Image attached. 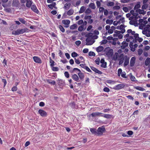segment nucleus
Returning a JSON list of instances; mask_svg holds the SVG:
<instances>
[{"label":"nucleus","mask_w":150,"mask_h":150,"mask_svg":"<svg viewBox=\"0 0 150 150\" xmlns=\"http://www.w3.org/2000/svg\"><path fill=\"white\" fill-rule=\"evenodd\" d=\"M28 30V29L26 28L21 29H18L16 31H13L12 34L15 35H19L22 34L25 32H27Z\"/></svg>","instance_id":"nucleus-1"},{"label":"nucleus","mask_w":150,"mask_h":150,"mask_svg":"<svg viewBox=\"0 0 150 150\" xmlns=\"http://www.w3.org/2000/svg\"><path fill=\"white\" fill-rule=\"evenodd\" d=\"M34 61L36 63L41 64L42 62V60L40 58L37 56H34L33 57Z\"/></svg>","instance_id":"nucleus-2"},{"label":"nucleus","mask_w":150,"mask_h":150,"mask_svg":"<svg viewBox=\"0 0 150 150\" xmlns=\"http://www.w3.org/2000/svg\"><path fill=\"white\" fill-rule=\"evenodd\" d=\"M113 54V50L112 49H110L106 52V55L109 57H111Z\"/></svg>","instance_id":"nucleus-3"},{"label":"nucleus","mask_w":150,"mask_h":150,"mask_svg":"<svg viewBox=\"0 0 150 150\" xmlns=\"http://www.w3.org/2000/svg\"><path fill=\"white\" fill-rule=\"evenodd\" d=\"M105 131V129L103 126H102L101 127H99L98 128L97 130L98 132L100 134H102L103 132H104Z\"/></svg>","instance_id":"nucleus-4"},{"label":"nucleus","mask_w":150,"mask_h":150,"mask_svg":"<svg viewBox=\"0 0 150 150\" xmlns=\"http://www.w3.org/2000/svg\"><path fill=\"white\" fill-rule=\"evenodd\" d=\"M136 58L134 57H132L130 60V66L131 67H133L134 66L135 63Z\"/></svg>","instance_id":"nucleus-5"},{"label":"nucleus","mask_w":150,"mask_h":150,"mask_svg":"<svg viewBox=\"0 0 150 150\" xmlns=\"http://www.w3.org/2000/svg\"><path fill=\"white\" fill-rule=\"evenodd\" d=\"M125 85L123 84H119L115 87L114 89L116 90H120L124 87Z\"/></svg>","instance_id":"nucleus-6"},{"label":"nucleus","mask_w":150,"mask_h":150,"mask_svg":"<svg viewBox=\"0 0 150 150\" xmlns=\"http://www.w3.org/2000/svg\"><path fill=\"white\" fill-rule=\"evenodd\" d=\"M31 9L33 12H35V13L37 14H38L39 13V11L37 8L36 6L35 5H31Z\"/></svg>","instance_id":"nucleus-7"},{"label":"nucleus","mask_w":150,"mask_h":150,"mask_svg":"<svg viewBox=\"0 0 150 150\" xmlns=\"http://www.w3.org/2000/svg\"><path fill=\"white\" fill-rule=\"evenodd\" d=\"M38 113L42 117H45L47 115V112L42 110H38Z\"/></svg>","instance_id":"nucleus-8"},{"label":"nucleus","mask_w":150,"mask_h":150,"mask_svg":"<svg viewBox=\"0 0 150 150\" xmlns=\"http://www.w3.org/2000/svg\"><path fill=\"white\" fill-rule=\"evenodd\" d=\"M125 58L124 63V67H125L129 64V58L127 56H125Z\"/></svg>","instance_id":"nucleus-9"},{"label":"nucleus","mask_w":150,"mask_h":150,"mask_svg":"<svg viewBox=\"0 0 150 150\" xmlns=\"http://www.w3.org/2000/svg\"><path fill=\"white\" fill-rule=\"evenodd\" d=\"M62 22L63 24L66 25L65 27L67 28L69 27L70 21L69 20H64L62 21Z\"/></svg>","instance_id":"nucleus-10"},{"label":"nucleus","mask_w":150,"mask_h":150,"mask_svg":"<svg viewBox=\"0 0 150 150\" xmlns=\"http://www.w3.org/2000/svg\"><path fill=\"white\" fill-rule=\"evenodd\" d=\"M71 78L73 80L76 82H79L80 81L79 80V77L76 74H74L73 75L71 76Z\"/></svg>","instance_id":"nucleus-11"},{"label":"nucleus","mask_w":150,"mask_h":150,"mask_svg":"<svg viewBox=\"0 0 150 150\" xmlns=\"http://www.w3.org/2000/svg\"><path fill=\"white\" fill-rule=\"evenodd\" d=\"M91 69L93 71L95 72L96 73H98L99 74H101L102 72L101 71L98 69H97L93 67H91Z\"/></svg>","instance_id":"nucleus-12"},{"label":"nucleus","mask_w":150,"mask_h":150,"mask_svg":"<svg viewBox=\"0 0 150 150\" xmlns=\"http://www.w3.org/2000/svg\"><path fill=\"white\" fill-rule=\"evenodd\" d=\"M26 6L27 7L30 8L33 3L32 0H26Z\"/></svg>","instance_id":"nucleus-13"},{"label":"nucleus","mask_w":150,"mask_h":150,"mask_svg":"<svg viewBox=\"0 0 150 150\" xmlns=\"http://www.w3.org/2000/svg\"><path fill=\"white\" fill-rule=\"evenodd\" d=\"M101 114L99 112H94L91 113L90 115V117L91 116L92 117H96L99 116Z\"/></svg>","instance_id":"nucleus-14"},{"label":"nucleus","mask_w":150,"mask_h":150,"mask_svg":"<svg viewBox=\"0 0 150 150\" xmlns=\"http://www.w3.org/2000/svg\"><path fill=\"white\" fill-rule=\"evenodd\" d=\"M19 5L18 0H13L12 3V6L13 7H18Z\"/></svg>","instance_id":"nucleus-15"},{"label":"nucleus","mask_w":150,"mask_h":150,"mask_svg":"<svg viewBox=\"0 0 150 150\" xmlns=\"http://www.w3.org/2000/svg\"><path fill=\"white\" fill-rule=\"evenodd\" d=\"M118 56V54L117 52H115V54L113 55H112V56L111 57V59L112 60H113L114 61H116Z\"/></svg>","instance_id":"nucleus-16"},{"label":"nucleus","mask_w":150,"mask_h":150,"mask_svg":"<svg viewBox=\"0 0 150 150\" xmlns=\"http://www.w3.org/2000/svg\"><path fill=\"white\" fill-rule=\"evenodd\" d=\"M78 75L80 79L81 80H83L84 77L83 73L81 72L80 71V72H79L78 73Z\"/></svg>","instance_id":"nucleus-17"},{"label":"nucleus","mask_w":150,"mask_h":150,"mask_svg":"<svg viewBox=\"0 0 150 150\" xmlns=\"http://www.w3.org/2000/svg\"><path fill=\"white\" fill-rule=\"evenodd\" d=\"M105 3L108 6H112L114 5V3L113 2L109 1L108 0L105 1Z\"/></svg>","instance_id":"nucleus-18"},{"label":"nucleus","mask_w":150,"mask_h":150,"mask_svg":"<svg viewBox=\"0 0 150 150\" xmlns=\"http://www.w3.org/2000/svg\"><path fill=\"white\" fill-rule=\"evenodd\" d=\"M122 45L121 46V47L122 49H124L128 46V44L125 41H123L122 43Z\"/></svg>","instance_id":"nucleus-19"},{"label":"nucleus","mask_w":150,"mask_h":150,"mask_svg":"<svg viewBox=\"0 0 150 150\" xmlns=\"http://www.w3.org/2000/svg\"><path fill=\"white\" fill-rule=\"evenodd\" d=\"M86 41L87 42L86 43V45H92L95 41L94 40L93 41L92 43H89L88 42H90L91 41V39L89 38H87L86 40Z\"/></svg>","instance_id":"nucleus-20"},{"label":"nucleus","mask_w":150,"mask_h":150,"mask_svg":"<svg viewBox=\"0 0 150 150\" xmlns=\"http://www.w3.org/2000/svg\"><path fill=\"white\" fill-rule=\"evenodd\" d=\"M136 12L137 13H139L140 14H144L146 13V11H144L143 9H137Z\"/></svg>","instance_id":"nucleus-21"},{"label":"nucleus","mask_w":150,"mask_h":150,"mask_svg":"<svg viewBox=\"0 0 150 150\" xmlns=\"http://www.w3.org/2000/svg\"><path fill=\"white\" fill-rule=\"evenodd\" d=\"M104 49V47L102 46H99L96 49V50L98 52L102 51Z\"/></svg>","instance_id":"nucleus-22"},{"label":"nucleus","mask_w":150,"mask_h":150,"mask_svg":"<svg viewBox=\"0 0 150 150\" xmlns=\"http://www.w3.org/2000/svg\"><path fill=\"white\" fill-rule=\"evenodd\" d=\"M74 13V10L72 8L69 10L67 13V14L69 16L72 15Z\"/></svg>","instance_id":"nucleus-23"},{"label":"nucleus","mask_w":150,"mask_h":150,"mask_svg":"<svg viewBox=\"0 0 150 150\" xmlns=\"http://www.w3.org/2000/svg\"><path fill=\"white\" fill-rule=\"evenodd\" d=\"M71 4L70 3H67L65 4L64 6V8L65 9L67 10V9H69V8L70 7Z\"/></svg>","instance_id":"nucleus-24"},{"label":"nucleus","mask_w":150,"mask_h":150,"mask_svg":"<svg viewBox=\"0 0 150 150\" xmlns=\"http://www.w3.org/2000/svg\"><path fill=\"white\" fill-rule=\"evenodd\" d=\"M134 88L139 91H143L145 90L144 88L139 86H134Z\"/></svg>","instance_id":"nucleus-25"},{"label":"nucleus","mask_w":150,"mask_h":150,"mask_svg":"<svg viewBox=\"0 0 150 150\" xmlns=\"http://www.w3.org/2000/svg\"><path fill=\"white\" fill-rule=\"evenodd\" d=\"M56 3L55 2H53L52 4L48 5V6L50 9H53V8H55Z\"/></svg>","instance_id":"nucleus-26"},{"label":"nucleus","mask_w":150,"mask_h":150,"mask_svg":"<svg viewBox=\"0 0 150 150\" xmlns=\"http://www.w3.org/2000/svg\"><path fill=\"white\" fill-rule=\"evenodd\" d=\"M90 131L93 134H96L97 133L96 129L94 128H91L90 129Z\"/></svg>","instance_id":"nucleus-27"},{"label":"nucleus","mask_w":150,"mask_h":150,"mask_svg":"<svg viewBox=\"0 0 150 150\" xmlns=\"http://www.w3.org/2000/svg\"><path fill=\"white\" fill-rule=\"evenodd\" d=\"M150 63V58L149 57H148L146 59L145 64V65L146 66L149 65V63Z\"/></svg>","instance_id":"nucleus-28"},{"label":"nucleus","mask_w":150,"mask_h":150,"mask_svg":"<svg viewBox=\"0 0 150 150\" xmlns=\"http://www.w3.org/2000/svg\"><path fill=\"white\" fill-rule=\"evenodd\" d=\"M18 20L22 23L25 24H26V21L25 20L22 18H19L18 19Z\"/></svg>","instance_id":"nucleus-29"},{"label":"nucleus","mask_w":150,"mask_h":150,"mask_svg":"<svg viewBox=\"0 0 150 150\" xmlns=\"http://www.w3.org/2000/svg\"><path fill=\"white\" fill-rule=\"evenodd\" d=\"M112 117V115L109 114H104L103 116V117L107 119L110 118Z\"/></svg>","instance_id":"nucleus-30"},{"label":"nucleus","mask_w":150,"mask_h":150,"mask_svg":"<svg viewBox=\"0 0 150 150\" xmlns=\"http://www.w3.org/2000/svg\"><path fill=\"white\" fill-rule=\"evenodd\" d=\"M58 84L59 85H63L64 83V81H63L62 80L58 79Z\"/></svg>","instance_id":"nucleus-31"},{"label":"nucleus","mask_w":150,"mask_h":150,"mask_svg":"<svg viewBox=\"0 0 150 150\" xmlns=\"http://www.w3.org/2000/svg\"><path fill=\"white\" fill-rule=\"evenodd\" d=\"M86 8L84 6H82L80 8L79 13H83L85 11Z\"/></svg>","instance_id":"nucleus-32"},{"label":"nucleus","mask_w":150,"mask_h":150,"mask_svg":"<svg viewBox=\"0 0 150 150\" xmlns=\"http://www.w3.org/2000/svg\"><path fill=\"white\" fill-rule=\"evenodd\" d=\"M77 28V25L76 24H74L71 25L70 27V29L74 30Z\"/></svg>","instance_id":"nucleus-33"},{"label":"nucleus","mask_w":150,"mask_h":150,"mask_svg":"<svg viewBox=\"0 0 150 150\" xmlns=\"http://www.w3.org/2000/svg\"><path fill=\"white\" fill-rule=\"evenodd\" d=\"M50 65L51 67H52L54 65V60L52 59L51 57H50Z\"/></svg>","instance_id":"nucleus-34"},{"label":"nucleus","mask_w":150,"mask_h":150,"mask_svg":"<svg viewBox=\"0 0 150 150\" xmlns=\"http://www.w3.org/2000/svg\"><path fill=\"white\" fill-rule=\"evenodd\" d=\"M89 6L91 8L93 9H94L96 8V6L95 4L94 3H91L89 5Z\"/></svg>","instance_id":"nucleus-35"},{"label":"nucleus","mask_w":150,"mask_h":150,"mask_svg":"<svg viewBox=\"0 0 150 150\" xmlns=\"http://www.w3.org/2000/svg\"><path fill=\"white\" fill-rule=\"evenodd\" d=\"M93 36V33H88L86 35V37L87 38H91L92 39Z\"/></svg>","instance_id":"nucleus-36"},{"label":"nucleus","mask_w":150,"mask_h":150,"mask_svg":"<svg viewBox=\"0 0 150 150\" xmlns=\"http://www.w3.org/2000/svg\"><path fill=\"white\" fill-rule=\"evenodd\" d=\"M113 22V20H109L107 19L106 21V23L107 24H109L110 25L112 24Z\"/></svg>","instance_id":"nucleus-37"},{"label":"nucleus","mask_w":150,"mask_h":150,"mask_svg":"<svg viewBox=\"0 0 150 150\" xmlns=\"http://www.w3.org/2000/svg\"><path fill=\"white\" fill-rule=\"evenodd\" d=\"M130 78L131 80L132 81L134 82L136 81H137L136 80V79L135 77L132 75L130 76Z\"/></svg>","instance_id":"nucleus-38"},{"label":"nucleus","mask_w":150,"mask_h":150,"mask_svg":"<svg viewBox=\"0 0 150 150\" xmlns=\"http://www.w3.org/2000/svg\"><path fill=\"white\" fill-rule=\"evenodd\" d=\"M123 28H125V25L122 24H121L120 26H118L117 27V29L120 30H121Z\"/></svg>","instance_id":"nucleus-39"},{"label":"nucleus","mask_w":150,"mask_h":150,"mask_svg":"<svg viewBox=\"0 0 150 150\" xmlns=\"http://www.w3.org/2000/svg\"><path fill=\"white\" fill-rule=\"evenodd\" d=\"M148 6V4H143V5L142 6V8L143 9H146Z\"/></svg>","instance_id":"nucleus-40"},{"label":"nucleus","mask_w":150,"mask_h":150,"mask_svg":"<svg viewBox=\"0 0 150 150\" xmlns=\"http://www.w3.org/2000/svg\"><path fill=\"white\" fill-rule=\"evenodd\" d=\"M126 73L125 72L123 71L122 72V74H121V76L124 78L127 79V77L126 76Z\"/></svg>","instance_id":"nucleus-41"},{"label":"nucleus","mask_w":150,"mask_h":150,"mask_svg":"<svg viewBox=\"0 0 150 150\" xmlns=\"http://www.w3.org/2000/svg\"><path fill=\"white\" fill-rule=\"evenodd\" d=\"M59 28L60 30L63 33H64L65 31V29L63 28V27L61 25H60L59 26Z\"/></svg>","instance_id":"nucleus-42"},{"label":"nucleus","mask_w":150,"mask_h":150,"mask_svg":"<svg viewBox=\"0 0 150 150\" xmlns=\"http://www.w3.org/2000/svg\"><path fill=\"white\" fill-rule=\"evenodd\" d=\"M84 27L82 25L79 26L78 28V30L79 31H81L84 29Z\"/></svg>","instance_id":"nucleus-43"},{"label":"nucleus","mask_w":150,"mask_h":150,"mask_svg":"<svg viewBox=\"0 0 150 150\" xmlns=\"http://www.w3.org/2000/svg\"><path fill=\"white\" fill-rule=\"evenodd\" d=\"M71 56L73 57H75L78 56L79 55L76 52H74L71 53Z\"/></svg>","instance_id":"nucleus-44"},{"label":"nucleus","mask_w":150,"mask_h":150,"mask_svg":"<svg viewBox=\"0 0 150 150\" xmlns=\"http://www.w3.org/2000/svg\"><path fill=\"white\" fill-rule=\"evenodd\" d=\"M52 67V70L54 71H57L59 70V68L58 67Z\"/></svg>","instance_id":"nucleus-45"},{"label":"nucleus","mask_w":150,"mask_h":150,"mask_svg":"<svg viewBox=\"0 0 150 150\" xmlns=\"http://www.w3.org/2000/svg\"><path fill=\"white\" fill-rule=\"evenodd\" d=\"M91 10L89 8H88L86 9L85 11V13L86 14H90L91 13Z\"/></svg>","instance_id":"nucleus-46"},{"label":"nucleus","mask_w":150,"mask_h":150,"mask_svg":"<svg viewBox=\"0 0 150 150\" xmlns=\"http://www.w3.org/2000/svg\"><path fill=\"white\" fill-rule=\"evenodd\" d=\"M95 53L93 52L90 51L88 53V55L90 56H95Z\"/></svg>","instance_id":"nucleus-47"},{"label":"nucleus","mask_w":150,"mask_h":150,"mask_svg":"<svg viewBox=\"0 0 150 150\" xmlns=\"http://www.w3.org/2000/svg\"><path fill=\"white\" fill-rule=\"evenodd\" d=\"M108 42V41L106 39L103 40L100 42L101 45L106 44Z\"/></svg>","instance_id":"nucleus-48"},{"label":"nucleus","mask_w":150,"mask_h":150,"mask_svg":"<svg viewBox=\"0 0 150 150\" xmlns=\"http://www.w3.org/2000/svg\"><path fill=\"white\" fill-rule=\"evenodd\" d=\"M140 7V4H137L134 7V9L136 10V9H138V8Z\"/></svg>","instance_id":"nucleus-49"},{"label":"nucleus","mask_w":150,"mask_h":150,"mask_svg":"<svg viewBox=\"0 0 150 150\" xmlns=\"http://www.w3.org/2000/svg\"><path fill=\"white\" fill-rule=\"evenodd\" d=\"M65 76L67 78L69 77V74L67 71H65L64 73Z\"/></svg>","instance_id":"nucleus-50"},{"label":"nucleus","mask_w":150,"mask_h":150,"mask_svg":"<svg viewBox=\"0 0 150 150\" xmlns=\"http://www.w3.org/2000/svg\"><path fill=\"white\" fill-rule=\"evenodd\" d=\"M143 50L142 49H138V54L140 55H141L142 53Z\"/></svg>","instance_id":"nucleus-51"},{"label":"nucleus","mask_w":150,"mask_h":150,"mask_svg":"<svg viewBox=\"0 0 150 150\" xmlns=\"http://www.w3.org/2000/svg\"><path fill=\"white\" fill-rule=\"evenodd\" d=\"M107 63L106 62H105L104 63H102V64L100 65L101 67L105 68L107 67L106 66Z\"/></svg>","instance_id":"nucleus-52"},{"label":"nucleus","mask_w":150,"mask_h":150,"mask_svg":"<svg viewBox=\"0 0 150 150\" xmlns=\"http://www.w3.org/2000/svg\"><path fill=\"white\" fill-rule=\"evenodd\" d=\"M2 81L4 83V87H5L6 83L7 81L5 79H2Z\"/></svg>","instance_id":"nucleus-53"},{"label":"nucleus","mask_w":150,"mask_h":150,"mask_svg":"<svg viewBox=\"0 0 150 150\" xmlns=\"http://www.w3.org/2000/svg\"><path fill=\"white\" fill-rule=\"evenodd\" d=\"M76 71H78L79 72H80V70L78 69L77 68H74L73 69V70L71 71V72H75Z\"/></svg>","instance_id":"nucleus-54"},{"label":"nucleus","mask_w":150,"mask_h":150,"mask_svg":"<svg viewBox=\"0 0 150 150\" xmlns=\"http://www.w3.org/2000/svg\"><path fill=\"white\" fill-rule=\"evenodd\" d=\"M120 6H115L113 7V9L114 10H118L120 8Z\"/></svg>","instance_id":"nucleus-55"},{"label":"nucleus","mask_w":150,"mask_h":150,"mask_svg":"<svg viewBox=\"0 0 150 150\" xmlns=\"http://www.w3.org/2000/svg\"><path fill=\"white\" fill-rule=\"evenodd\" d=\"M124 60V58H121L120 59L119 62V65H121V64H122V63H123V62Z\"/></svg>","instance_id":"nucleus-56"},{"label":"nucleus","mask_w":150,"mask_h":150,"mask_svg":"<svg viewBox=\"0 0 150 150\" xmlns=\"http://www.w3.org/2000/svg\"><path fill=\"white\" fill-rule=\"evenodd\" d=\"M91 15L90 16H85L84 18L85 20H87L88 19H90L91 18Z\"/></svg>","instance_id":"nucleus-57"},{"label":"nucleus","mask_w":150,"mask_h":150,"mask_svg":"<svg viewBox=\"0 0 150 150\" xmlns=\"http://www.w3.org/2000/svg\"><path fill=\"white\" fill-rule=\"evenodd\" d=\"M100 58L99 57L97 58L95 60V62L96 63L98 64V65L99 64V62H100Z\"/></svg>","instance_id":"nucleus-58"},{"label":"nucleus","mask_w":150,"mask_h":150,"mask_svg":"<svg viewBox=\"0 0 150 150\" xmlns=\"http://www.w3.org/2000/svg\"><path fill=\"white\" fill-rule=\"evenodd\" d=\"M134 11L133 10H132L130 11V13L134 16H137L138 14H137L136 13H134Z\"/></svg>","instance_id":"nucleus-59"},{"label":"nucleus","mask_w":150,"mask_h":150,"mask_svg":"<svg viewBox=\"0 0 150 150\" xmlns=\"http://www.w3.org/2000/svg\"><path fill=\"white\" fill-rule=\"evenodd\" d=\"M84 69H86V71H87L90 72H92V71L91 70V69L89 68L87 66H86L84 68Z\"/></svg>","instance_id":"nucleus-60"},{"label":"nucleus","mask_w":150,"mask_h":150,"mask_svg":"<svg viewBox=\"0 0 150 150\" xmlns=\"http://www.w3.org/2000/svg\"><path fill=\"white\" fill-rule=\"evenodd\" d=\"M103 91L105 92H108L110 91V90L108 88L106 87L104 88Z\"/></svg>","instance_id":"nucleus-61"},{"label":"nucleus","mask_w":150,"mask_h":150,"mask_svg":"<svg viewBox=\"0 0 150 150\" xmlns=\"http://www.w3.org/2000/svg\"><path fill=\"white\" fill-rule=\"evenodd\" d=\"M17 90V88L16 86L13 87L11 89V90L13 91H16Z\"/></svg>","instance_id":"nucleus-62"},{"label":"nucleus","mask_w":150,"mask_h":150,"mask_svg":"<svg viewBox=\"0 0 150 150\" xmlns=\"http://www.w3.org/2000/svg\"><path fill=\"white\" fill-rule=\"evenodd\" d=\"M81 43V41L80 40H77L75 42V44L79 46Z\"/></svg>","instance_id":"nucleus-63"},{"label":"nucleus","mask_w":150,"mask_h":150,"mask_svg":"<svg viewBox=\"0 0 150 150\" xmlns=\"http://www.w3.org/2000/svg\"><path fill=\"white\" fill-rule=\"evenodd\" d=\"M119 20L120 21L121 23H123L125 22V18L124 17H122Z\"/></svg>","instance_id":"nucleus-64"}]
</instances>
